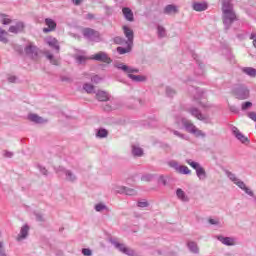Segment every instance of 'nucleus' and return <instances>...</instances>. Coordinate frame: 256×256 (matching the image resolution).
<instances>
[{
	"label": "nucleus",
	"instance_id": "1",
	"mask_svg": "<svg viewBox=\"0 0 256 256\" xmlns=\"http://www.w3.org/2000/svg\"><path fill=\"white\" fill-rule=\"evenodd\" d=\"M222 20L225 31H229L231 25H233L235 21H239V18L233 9L232 0H222Z\"/></svg>",
	"mask_w": 256,
	"mask_h": 256
},
{
	"label": "nucleus",
	"instance_id": "2",
	"mask_svg": "<svg viewBox=\"0 0 256 256\" xmlns=\"http://www.w3.org/2000/svg\"><path fill=\"white\" fill-rule=\"evenodd\" d=\"M115 67L116 69L123 71V73H126L128 78L131 79V81H134V83H145V81H147V76L133 74L139 73V69L137 68L125 65L124 63H118L115 65Z\"/></svg>",
	"mask_w": 256,
	"mask_h": 256
},
{
	"label": "nucleus",
	"instance_id": "3",
	"mask_svg": "<svg viewBox=\"0 0 256 256\" xmlns=\"http://www.w3.org/2000/svg\"><path fill=\"white\" fill-rule=\"evenodd\" d=\"M232 95L235 99H238V101H245L249 99L251 90H249V87L245 84H236L232 87Z\"/></svg>",
	"mask_w": 256,
	"mask_h": 256
},
{
	"label": "nucleus",
	"instance_id": "4",
	"mask_svg": "<svg viewBox=\"0 0 256 256\" xmlns=\"http://www.w3.org/2000/svg\"><path fill=\"white\" fill-rule=\"evenodd\" d=\"M185 110L187 113H189V115H191L198 121H202V123H205L206 125L211 124V117H209V115H207V114L201 113L199 108H197L195 106H188V107H186Z\"/></svg>",
	"mask_w": 256,
	"mask_h": 256
},
{
	"label": "nucleus",
	"instance_id": "5",
	"mask_svg": "<svg viewBox=\"0 0 256 256\" xmlns=\"http://www.w3.org/2000/svg\"><path fill=\"white\" fill-rule=\"evenodd\" d=\"M82 35L87 41H92L95 43H99L101 41V36L97 30H94L92 28H84L82 30Z\"/></svg>",
	"mask_w": 256,
	"mask_h": 256
},
{
	"label": "nucleus",
	"instance_id": "6",
	"mask_svg": "<svg viewBox=\"0 0 256 256\" xmlns=\"http://www.w3.org/2000/svg\"><path fill=\"white\" fill-rule=\"evenodd\" d=\"M110 243L115 247V249H118L121 253H124V255L128 256H135V251L125 246V244L119 243L116 239H110Z\"/></svg>",
	"mask_w": 256,
	"mask_h": 256
},
{
	"label": "nucleus",
	"instance_id": "7",
	"mask_svg": "<svg viewBox=\"0 0 256 256\" xmlns=\"http://www.w3.org/2000/svg\"><path fill=\"white\" fill-rule=\"evenodd\" d=\"M188 91L191 97H193L194 101H201L203 95H205V92L202 89L197 88L195 86H190L188 88Z\"/></svg>",
	"mask_w": 256,
	"mask_h": 256
},
{
	"label": "nucleus",
	"instance_id": "8",
	"mask_svg": "<svg viewBox=\"0 0 256 256\" xmlns=\"http://www.w3.org/2000/svg\"><path fill=\"white\" fill-rule=\"evenodd\" d=\"M91 59L94 61H99L100 63H111L113 60L107 55L105 52L100 51L96 54H94Z\"/></svg>",
	"mask_w": 256,
	"mask_h": 256
},
{
	"label": "nucleus",
	"instance_id": "9",
	"mask_svg": "<svg viewBox=\"0 0 256 256\" xmlns=\"http://www.w3.org/2000/svg\"><path fill=\"white\" fill-rule=\"evenodd\" d=\"M181 123H182L185 131H187V133L193 134L195 132V129L197 128V126H195V124H193V122H191V120H189L185 117L181 118Z\"/></svg>",
	"mask_w": 256,
	"mask_h": 256
},
{
	"label": "nucleus",
	"instance_id": "10",
	"mask_svg": "<svg viewBox=\"0 0 256 256\" xmlns=\"http://www.w3.org/2000/svg\"><path fill=\"white\" fill-rule=\"evenodd\" d=\"M24 51L27 57H30V59H35L39 55L36 46H33L32 44L27 45L24 48Z\"/></svg>",
	"mask_w": 256,
	"mask_h": 256
},
{
	"label": "nucleus",
	"instance_id": "11",
	"mask_svg": "<svg viewBox=\"0 0 256 256\" xmlns=\"http://www.w3.org/2000/svg\"><path fill=\"white\" fill-rule=\"evenodd\" d=\"M62 172L66 176V181H70L71 183L77 181V176L71 171L67 170L64 167H59L57 173Z\"/></svg>",
	"mask_w": 256,
	"mask_h": 256
},
{
	"label": "nucleus",
	"instance_id": "12",
	"mask_svg": "<svg viewBox=\"0 0 256 256\" xmlns=\"http://www.w3.org/2000/svg\"><path fill=\"white\" fill-rule=\"evenodd\" d=\"M122 14L126 21H129L130 23H133V21H135V15L133 14V10H131V8L123 7Z\"/></svg>",
	"mask_w": 256,
	"mask_h": 256
},
{
	"label": "nucleus",
	"instance_id": "13",
	"mask_svg": "<svg viewBox=\"0 0 256 256\" xmlns=\"http://www.w3.org/2000/svg\"><path fill=\"white\" fill-rule=\"evenodd\" d=\"M232 133L238 139V141H241L242 143H249V138H247L237 127H232Z\"/></svg>",
	"mask_w": 256,
	"mask_h": 256
},
{
	"label": "nucleus",
	"instance_id": "14",
	"mask_svg": "<svg viewBox=\"0 0 256 256\" xmlns=\"http://www.w3.org/2000/svg\"><path fill=\"white\" fill-rule=\"evenodd\" d=\"M208 7L209 4H207V2H194L192 4V9L199 13H201L202 11H207Z\"/></svg>",
	"mask_w": 256,
	"mask_h": 256
},
{
	"label": "nucleus",
	"instance_id": "15",
	"mask_svg": "<svg viewBox=\"0 0 256 256\" xmlns=\"http://www.w3.org/2000/svg\"><path fill=\"white\" fill-rule=\"evenodd\" d=\"M216 239H218L220 243H222L223 245H227L228 247L235 245V239L231 237H225V236L219 235V236H216Z\"/></svg>",
	"mask_w": 256,
	"mask_h": 256
},
{
	"label": "nucleus",
	"instance_id": "16",
	"mask_svg": "<svg viewBox=\"0 0 256 256\" xmlns=\"http://www.w3.org/2000/svg\"><path fill=\"white\" fill-rule=\"evenodd\" d=\"M46 43L49 45V47H51V49H55V51L59 53L61 47L59 46V41L56 40V38L49 37L46 39Z\"/></svg>",
	"mask_w": 256,
	"mask_h": 256
},
{
	"label": "nucleus",
	"instance_id": "17",
	"mask_svg": "<svg viewBox=\"0 0 256 256\" xmlns=\"http://www.w3.org/2000/svg\"><path fill=\"white\" fill-rule=\"evenodd\" d=\"M45 23L48 28L43 29L44 33H50V31H55V29L57 28V23H55L51 18H46Z\"/></svg>",
	"mask_w": 256,
	"mask_h": 256
},
{
	"label": "nucleus",
	"instance_id": "18",
	"mask_svg": "<svg viewBox=\"0 0 256 256\" xmlns=\"http://www.w3.org/2000/svg\"><path fill=\"white\" fill-rule=\"evenodd\" d=\"M123 31H124L125 37L128 39L126 41V43L133 45V39H134L133 30L131 28H129L128 26H123Z\"/></svg>",
	"mask_w": 256,
	"mask_h": 256
},
{
	"label": "nucleus",
	"instance_id": "19",
	"mask_svg": "<svg viewBox=\"0 0 256 256\" xmlns=\"http://www.w3.org/2000/svg\"><path fill=\"white\" fill-rule=\"evenodd\" d=\"M176 196L183 203H189V196H187V194L185 193V191H183V189L178 188L176 190Z\"/></svg>",
	"mask_w": 256,
	"mask_h": 256
},
{
	"label": "nucleus",
	"instance_id": "20",
	"mask_svg": "<svg viewBox=\"0 0 256 256\" xmlns=\"http://www.w3.org/2000/svg\"><path fill=\"white\" fill-rule=\"evenodd\" d=\"M25 29V24L23 22H17L16 25L9 27L10 33H21Z\"/></svg>",
	"mask_w": 256,
	"mask_h": 256
},
{
	"label": "nucleus",
	"instance_id": "21",
	"mask_svg": "<svg viewBox=\"0 0 256 256\" xmlns=\"http://www.w3.org/2000/svg\"><path fill=\"white\" fill-rule=\"evenodd\" d=\"M28 235H29V225L25 224L20 230V235H18L17 241H23V239H27Z\"/></svg>",
	"mask_w": 256,
	"mask_h": 256
},
{
	"label": "nucleus",
	"instance_id": "22",
	"mask_svg": "<svg viewBox=\"0 0 256 256\" xmlns=\"http://www.w3.org/2000/svg\"><path fill=\"white\" fill-rule=\"evenodd\" d=\"M116 191L117 193H125V195H135L137 193L135 189L126 186H119Z\"/></svg>",
	"mask_w": 256,
	"mask_h": 256
},
{
	"label": "nucleus",
	"instance_id": "23",
	"mask_svg": "<svg viewBox=\"0 0 256 256\" xmlns=\"http://www.w3.org/2000/svg\"><path fill=\"white\" fill-rule=\"evenodd\" d=\"M238 187L239 189H241L243 192L246 193V195H249V197H255V193H253V190H251L249 187H247V185L245 184V182H238Z\"/></svg>",
	"mask_w": 256,
	"mask_h": 256
},
{
	"label": "nucleus",
	"instance_id": "24",
	"mask_svg": "<svg viewBox=\"0 0 256 256\" xmlns=\"http://www.w3.org/2000/svg\"><path fill=\"white\" fill-rule=\"evenodd\" d=\"M131 49H133V44L126 43V47L119 46L116 51L119 55H125V53H131Z\"/></svg>",
	"mask_w": 256,
	"mask_h": 256
},
{
	"label": "nucleus",
	"instance_id": "25",
	"mask_svg": "<svg viewBox=\"0 0 256 256\" xmlns=\"http://www.w3.org/2000/svg\"><path fill=\"white\" fill-rule=\"evenodd\" d=\"M196 175L200 181H205V179H207V172L203 166L196 170Z\"/></svg>",
	"mask_w": 256,
	"mask_h": 256
},
{
	"label": "nucleus",
	"instance_id": "26",
	"mask_svg": "<svg viewBox=\"0 0 256 256\" xmlns=\"http://www.w3.org/2000/svg\"><path fill=\"white\" fill-rule=\"evenodd\" d=\"M242 73H244L245 75H248V77H256V69L253 67H243L242 69Z\"/></svg>",
	"mask_w": 256,
	"mask_h": 256
},
{
	"label": "nucleus",
	"instance_id": "27",
	"mask_svg": "<svg viewBox=\"0 0 256 256\" xmlns=\"http://www.w3.org/2000/svg\"><path fill=\"white\" fill-rule=\"evenodd\" d=\"M226 175L228 179L233 182L234 185H237V187H239V183H243V181L239 180V178H237V176L232 172L227 171Z\"/></svg>",
	"mask_w": 256,
	"mask_h": 256
},
{
	"label": "nucleus",
	"instance_id": "28",
	"mask_svg": "<svg viewBox=\"0 0 256 256\" xmlns=\"http://www.w3.org/2000/svg\"><path fill=\"white\" fill-rule=\"evenodd\" d=\"M97 101H109V94L105 91H98L96 93Z\"/></svg>",
	"mask_w": 256,
	"mask_h": 256
},
{
	"label": "nucleus",
	"instance_id": "29",
	"mask_svg": "<svg viewBox=\"0 0 256 256\" xmlns=\"http://www.w3.org/2000/svg\"><path fill=\"white\" fill-rule=\"evenodd\" d=\"M165 15H171L173 13H177V6L173 5V4H169L164 8V12Z\"/></svg>",
	"mask_w": 256,
	"mask_h": 256
},
{
	"label": "nucleus",
	"instance_id": "30",
	"mask_svg": "<svg viewBox=\"0 0 256 256\" xmlns=\"http://www.w3.org/2000/svg\"><path fill=\"white\" fill-rule=\"evenodd\" d=\"M28 119L29 121H32L33 123H38V124H41V123H44L45 121L43 120V118H41L39 115L37 114H29L28 115Z\"/></svg>",
	"mask_w": 256,
	"mask_h": 256
},
{
	"label": "nucleus",
	"instance_id": "31",
	"mask_svg": "<svg viewBox=\"0 0 256 256\" xmlns=\"http://www.w3.org/2000/svg\"><path fill=\"white\" fill-rule=\"evenodd\" d=\"M109 131L105 128H100L96 131V137L98 139H105V137H108Z\"/></svg>",
	"mask_w": 256,
	"mask_h": 256
},
{
	"label": "nucleus",
	"instance_id": "32",
	"mask_svg": "<svg viewBox=\"0 0 256 256\" xmlns=\"http://www.w3.org/2000/svg\"><path fill=\"white\" fill-rule=\"evenodd\" d=\"M196 63L198 65V68L195 70V75L201 77V75L205 73L204 65L203 63L199 62V60H196Z\"/></svg>",
	"mask_w": 256,
	"mask_h": 256
},
{
	"label": "nucleus",
	"instance_id": "33",
	"mask_svg": "<svg viewBox=\"0 0 256 256\" xmlns=\"http://www.w3.org/2000/svg\"><path fill=\"white\" fill-rule=\"evenodd\" d=\"M188 249L189 251H191V253H199V247L197 246V244L194 241H190L187 243Z\"/></svg>",
	"mask_w": 256,
	"mask_h": 256
},
{
	"label": "nucleus",
	"instance_id": "34",
	"mask_svg": "<svg viewBox=\"0 0 256 256\" xmlns=\"http://www.w3.org/2000/svg\"><path fill=\"white\" fill-rule=\"evenodd\" d=\"M46 58L47 59H49V61H50V63L52 64V65H59L60 63H59V58H55L54 56H53V54H51V53H49V52H47L46 53Z\"/></svg>",
	"mask_w": 256,
	"mask_h": 256
},
{
	"label": "nucleus",
	"instance_id": "35",
	"mask_svg": "<svg viewBox=\"0 0 256 256\" xmlns=\"http://www.w3.org/2000/svg\"><path fill=\"white\" fill-rule=\"evenodd\" d=\"M157 31H158L159 39H163L164 37H167V31L165 30V27L158 25Z\"/></svg>",
	"mask_w": 256,
	"mask_h": 256
},
{
	"label": "nucleus",
	"instance_id": "36",
	"mask_svg": "<svg viewBox=\"0 0 256 256\" xmlns=\"http://www.w3.org/2000/svg\"><path fill=\"white\" fill-rule=\"evenodd\" d=\"M132 155H134V157H141L143 155V149L137 146H133Z\"/></svg>",
	"mask_w": 256,
	"mask_h": 256
},
{
	"label": "nucleus",
	"instance_id": "37",
	"mask_svg": "<svg viewBox=\"0 0 256 256\" xmlns=\"http://www.w3.org/2000/svg\"><path fill=\"white\" fill-rule=\"evenodd\" d=\"M186 163L190 165L192 169H195V171H197V169H201V164H199V162L193 161L192 159H187Z\"/></svg>",
	"mask_w": 256,
	"mask_h": 256
},
{
	"label": "nucleus",
	"instance_id": "38",
	"mask_svg": "<svg viewBox=\"0 0 256 256\" xmlns=\"http://www.w3.org/2000/svg\"><path fill=\"white\" fill-rule=\"evenodd\" d=\"M169 167L174 169L177 173H179V169L181 168V165H179V162L172 160L168 162Z\"/></svg>",
	"mask_w": 256,
	"mask_h": 256
},
{
	"label": "nucleus",
	"instance_id": "39",
	"mask_svg": "<svg viewBox=\"0 0 256 256\" xmlns=\"http://www.w3.org/2000/svg\"><path fill=\"white\" fill-rule=\"evenodd\" d=\"M165 91L166 97H175V95H177V92L171 86H167Z\"/></svg>",
	"mask_w": 256,
	"mask_h": 256
},
{
	"label": "nucleus",
	"instance_id": "40",
	"mask_svg": "<svg viewBox=\"0 0 256 256\" xmlns=\"http://www.w3.org/2000/svg\"><path fill=\"white\" fill-rule=\"evenodd\" d=\"M7 35V31L0 28V41L1 43H9V39L5 37Z\"/></svg>",
	"mask_w": 256,
	"mask_h": 256
},
{
	"label": "nucleus",
	"instance_id": "41",
	"mask_svg": "<svg viewBox=\"0 0 256 256\" xmlns=\"http://www.w3.org/2000/svg\"><path fill=\"white\" fill-rule=\"evenodd\" d=\"M178 173H180L181 175H191V170L187 166H180Z\"/></svg>",
	"mask_w": 256,
	"mask_h": 256
},
{
	"label": "nucleus",
	"instance_id": "42",
	"mask_svg": "<svg viewBox=\"0 0 256 256\" xmlns=\"http://www.w3.org/2000/svg\"><path fill=\"white\" fill-rule=\"evenodd\" d=\"M83 89H84V91H86V93H93V91H95V86H93L89 83H85L83 85Z\"/></svg>",
	"mask_w": 256,
	"mask_h": 256
},
{
	"label": "nucleus",
	"instance_id": "43",
	"mask_svg": "<svg viewBox=\"0 0 256 256\" xmlns=\"http://www.w3.org/2000/svg\"><path fill=\"white\" fill-rule=\"evenodd\" d=\"M251 107H253V103L249 102V101L243 102L241 104V110L242 111H247V110L251 109Z\"/></svg>",
	"mask_w": 256,
	"mask_h": 256
},
{
	"label": "nucleus",
	"instance_id": "44",
	"mask_svg": "<svg viewBox=\"0 0 256 256\" xmlns=\"http://www.w3.org/2000/svg\"><path fill=\"white\" fill-rule=\"evenodd\" d=\"M192 135H195V137H202V138H205L207 136V134H205V132H202L197 127H196V129H194V132H192Z\"/></svg>",
	"mask_w": 256,
	"mask_h": 256
},
{
	"label": "nucleus",
	"instance_id": "45",
	"mask_svg": "<svg viewBox=\"0 0 256 256\" xmlns=\"http://www.w3.org/2000/svg\"><path fill=\"white\" fill-rule=\"evenodd\" d=\"M114 43H116V45H123V43H127V41H125L121 36H116L114 38Z\"/></svg>",
	"mask_w": 256,
	"mask_h": 256
},
{
	"label": "nucleus",
	"instance_id": "46",
	"mask_svg": "<svg viewBox=\"0 0 256 256\" xmlns=\"http://www.w3.org/2000/svg\"><path fill=\"white\" fill-rule=\"evenodd\" d=\"M0 17H2L1 23L3 25H9L11 23V19L7 18L5 14H1Z\"/></svg>",
	"mask_w": 256,
	"mask_h": 256
},
{
	"label": "nucleus",
	"instance_id": "47",
	"mask_svg": "<svg viewBox=\"0 0 256 256\" xmlns=\"http://www.w3.org/2000/svg\"><path fill=\"white\" fill-rule=\"evenodd\" d=\"M105 209H107V206L105 204H96L95 205V211L101 212V211H105Z\"/></svg>",
	"mask_w": 256,
	"mask_h": 256
},
{
	"label": "nucleus",
	"instance_id": "48",
	"mask_svg": "<svg viewBox=\"0 0 256 256\" xmlns=\"http://www.w3.org/2000/svg\"><path fill=\"white\" fill-rule=\"evenodd\" d=\"M137 207H140L142 209L145 208V207H149V202H147L146 200L138 201Z\"/></svg>",
	"mask_w": 256,
	"mask_h": 256
},
{
	"label": "nucleus",
	"instance_id": "49",
	"mask_svg": "<svg viewBox=\"0 0 256 256\" xmlns=\"http://www.w3.org/2000/svg\"><path fill=\"white\" fill-rule=\"evenodd\" d=\"M199 105L200 107H202V109H211L212 105L208 102H202V101H199Z\"/></svg>",
	"mask_w": 256,
	"mask_h": 256
},
{
	"label": "nucleus",
	"instance_id": "50",
	"mask_svg": "<svg viewBox=\"0 0 256 256\" xmlns=\"http://www.w3.org/2000/svg\"><path fill=\"white\" fill-rule=\"evenodd\" d=\"M229 111H231V113H234L235 115H239V108H237V106L235 105H230Z\"/></svg>",
	"mask_w": 256,
	"mask_h": 256
},
{
	"label": "nucleus",
	"instance_id": "51",
	"mask_svg": "<svg viewBox=\"0 0 256 256\" xmlns=\"http://www.w3.org/2000/svg\"><path fill=\"white\" fill-rule=\"evenodd\" d=\"M82 254L84 256H91V255H93V251H91V249H89V248H83L82 249Z\"/></svg>",
	"mask_w": 256,
	"mask_h": 256
},
{
	"label": "nucleus",
	"instance_id": "52",
	"mask_svg": "<svg viewBox=\"0 0 256 256\" xmlns=\"http://www.w3.org/2000/svg\"><path fill=\"white\" fill-rule=\"evenodd\" d=\"M76 61L77 63H79V65H81L82 63H85V61H87V58L85 56H77L76 57Z\"/></svg>",
	"mask_w": 256,
	"mask_h": 256
},
{
	"label": "nucleus",
	"instance_id": "53",
	"mask_svg": "<svg viewBox=\"0 0 256 256\" xmlns=\"http://www.w3.org/2000/svg\"><path fill=\"white\" fill-rule=\"evenodd\" d=\"M142 181H153V175L152 174H146L141 177Z\"/></svg>",
	"mask_w": 256,
	"mask_h": 256
},
{
	"label": "nucleus",
	"instance_id": "54",
	"mask_svg": "<svg viewBox=\"0 0 256 256\" xmlns=\"http://www.w3.org/2000/svg\"><path fill=\"white\" fill-rule=\"evenodd\" d=\"M171 132L173 133V135H175L176 137H179L180 139H185L184 134H181V132L177 131V130H171Z\"/></svg>",
	"mask_w": 256,
	"mask_h": 256
},
{
	"label": "nucleus",
	"instance_id": "55",
	"mask_svg": "<svg viewBox=\"0 0 256 256\" xmlns=\"http://www.w3.org/2000/svg\"><path fill=\"white\" fill-rule=\"evenodd\" d=\"M247 117L256 123V112H248Z\"/></svg>",
	"mask_w": 256,
	"mask_h": 256
},
{
	"label": "nucleus",
	"instance_id": "56",
	"mask_svg": "<svg viewBox=\"0 0 256 256\" xmlns=\"http://www.w3.org/2000/svg\"><path fill=\"white\" fill-rule=\"evenodd\" d=\"M38 169H39L40 173H42V175H48V171H47L46 167L38 165Z\"/></svg>",
	"mask_w": 256,
	"mask_h": 256
},
{
	"label": "nucleus",
	"instance_id": "57",
	"mask_svg": "<svg viewBox=\"0 0 256 256\" xmlns=\"http://www.w3.org/2000/svg\"><path fill=\"white\" fill-rule=\"evenodd\" d=\"M158 183L160 184V185H167V179H165V177L164 176H160L159 177V179H158Z\"/></svg>",
	"mask_w": 256,
	"mask_h": 256
},
{
	"label": "nucleus",
	"instance_id": "58",
	"mask_svg": "<svg viewBox=\"0 0 256 256\" xmlns=\"http://www.w3.org/2000/svg\"><path fill=\"white\" fill-rule=\"evenodd\" d=\"M0 256H7V253H5V248L3 247L2 241H0Z\"/></svg>",
	"mask_w": 256,
	"mask_h": 256
},
{
	"label": "nucleus",
	"instance_id": "59",
	"mask_svg": "<svg viewBox=\"0 0 256 256\" xmlns=\"http://www.w3.org/2000/svg\"><path fill=\"white\" fill-rule=\"evenodd\" d=\"M92 83H100L101 82V77H99L98 75H95L91 78Z\"/></svg>",
	"mask_w": 256,
	"mask_h": 256
},
{
	"label": "nucleus",
	"instance_id": "60",
	"mask_svg": "<svg viewBox=\"0 0 256 256\" xmlns=\"http://www.w3.org/2000/svg\"><path fill=\"white\" fill-rule=\"evenodd\" d=\"M250 39L253 41V46L255 47L256 49V33H252L250 35Z\"/></svg>",
	"mask_w": 256,
	"mask_h": 256
},
{
	"label": "nucleus",
	"instance_id": "61",
	"mask_svg": "<svg viewBox=\"0 0 256 256\" xmlns=\"http://www.w3.org/2000/svg\"><path fill=\"white\" fill-rule=\"evenodd\" d=\"M35 217H36V221H43V214L41 213H34Z\"/></svg>",
	"mask_w": 256,
	"mask_h": 256
},
{
	"label": "nucleus",
	"instance_id": "62",
	"mask_svg": "<svg viewBox=\"0 0 256 256\" xmlns=\"http://www.w3.org/2000/svg\"><path fill=\"white\" fill-rule=\"evenodd\" d=\"M208 222L210 223V225H219V220L217 219L210 218Z\"/></svg>",
	"mask_w": 256,
	"mask_h": 256
},
{
	"label": "nucleus",
	"instance_id": "63",
	"mask_svg": "<svg viewBox=\"0 0 256 256\" xmlns=\"http://www.w3.org/2000/svg\"><path fill=\"white\" fill-rule=\"evenodd\" d=\"M8 81H9V83H17V77L16 76H9Z\"/></svg>",
	"mask_w": 256,
	"mask_h": 256
},
{
	"label": "nucleus",
	"instance_id": "64",
	"mask_svg": "<svg viewBox=\"0 0 256 256\" xmlns=\"http://www.w3.org/2000/svg\"><path fill=\"white\" fill-rule=\"evenodd\" d=\"M4 157H7L8 159H11V157H13V152L5 151L4 152Z\"/></svg>",
	"mask_w": 256,
	"mask_h": 256
}]
</instances>
